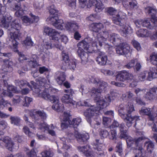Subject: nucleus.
<instances>
[{
	"mask_svg": "<svg viewBox=\"0 0 157 157\" xmlns=\"http://www.w3.org/2000/svg\"><path fill=\"white\" fill-rule=\"evenodd\" d=\"M12 17L9 16L2 23L3 26L8 30L10 31L8 35L7 40L11 41L14 48V51L18 52L16 48L18 44L17 40L19 39L21 33L19 31L21 29V25L19 20L16 19L12 21Z\"/></svg>",
	"mask_w": 157,
	"mask_h": 157,
	"instance_id": "nucleus-1",
	"label": "nucleus"
},
{
	"mask_svg": "<svg viewBox=\"0 0 157 157\" xmlns=\"http://www.w3.org/2000/svg\"><path fill=\"white\" fill-rule=\"evenodd\" d=\"M117 109L119 116L126 123V125L128 127H130L134 121L136 122L135 125H136V122L140 120L138 116L132 117L128 115L135 110L133 105L129 103L126 105L121 104L118 107Z\"/></svg>",
	"mask_w": 157,
	"mask_h": 157,
	"instance_id": "nucleus-2",
	"label": "nucleus"
},
{
	"mask_svg": "<svg viewBox=\"0 0 157 157\" xmlns=\"http://www.w3.org/2000/svg\"><path fill=\"white\" fill-rule=\"evenodd\" d=\"M108 13L111 15H114L113 17V21L115 24L120 26V33L123 36L126 37L131 30V27L126 23L123 24L121 22V20L126 17L124 13L118 11L114 8L110 7L108 10Z\"/></svg>",
	"mask_w": 157,
	"mask_h": 157,
	"instance_id": "nucleus-3",
	"label": "nucleus"
},
{
	"mask_svg": "<svg viewBox=\"0 0 157 157\" xmlns=\"http://www.w3.org/2000/svg\"><path fill=\"white\" fill-rule=\"evenodd\" d=\"M103 34L100 33L97 35L98 39L94 41L92 43V46L98 48L101 47L106 41L107 38L113 44H115L121 42V39L120 36L116 33L107 31L103 32Z\"/></svg>",
	"mask_w": 157,
	"mask_h": 157,
	"instance_id": "nucleus-4",
	"label": "nucleus"
},
{
	"mask_svg": "<svg viewBox=\"0 0 157 157\" xmlns=\"http://www.w3.org/2000/svg\"><path fill=\"white\" fill-rule=\"evenodd\" d=\"M97 108L93 106L91 107L84 112V115L86 117L87 121L90 124L91 126L94 128H98L100 125L99 122L91 123L90 118L93 116L99 114V111L102 109L107 106V103L103 100H99L97 101Z\"/></svg>",
	"mask_w": 157,
	"mask_h": 157,
	"instance_id": "nucleus-5",
	"label": "nucleus"
},
{
	"mask_svg": "<svg viewBox=\"0 0 157 157\" xmlns=\"http://www.w3.org/2000/svg\"><path fill=\"white\" fill-rule=\"evenodd\" d=\"M46 82V78H39L38 81H36V83H35L33 81H31L30 82L34 88L33 91L38 94L39 97L50 101L52 98L54 97L55 96L51 95L48 89H41L42 88L41 86H44Z\"/></svg>",
	"mask_w": 157,
	"mask_h": 157,
	"instance_id": "nucleus-6",
	"label": "nucleus"
},
{
	"mask_svg": "<svg viewBox=\"0 0 157 157\" xmlns=\"http://www.w3.org/2000/svg\"><path fill=\"white\" fill-rule=\"evenodd\" d=\"M50 14V16L47 18L46 21L51 23L56 28L62 30L63 28V21L61 19H59L57 17V10L54 5L50 6L48 8Z\"/></svg>",
	"mask_w": 157,
	"mask_h": 157,
	"instance_id": "nucleus-7",
	"label": "nucleus"
},
{
	"mask_svg": "<svg viewBox=\"0 0 157 157\" xmlns=\"http://www.w3.org/2000/svg\"><path fill=\"white\" fill-rule=\"evenodd\" d=\"M44 32L54 41L55 43L53 44L54 47L60 50L63 49V47L59 43V40L61 37V35L59 32L55 29L48 27H45Z\"/></svg>",
	"mask_w": 157,
	"mask_h": 157,
	"instance_id": "nucleus-8",
	"label": "nucleus"
},
{
	"mask_svg": "<svg viewBox=\"0 0 157 157\" xmlns=\"http://www.w3.org/2000/svg\"><path fill=\"white\" fill-rule=\"evenodd\" d=\"M90 81L94 84H98L99 86L98 88H93L91 92L96 96L97 94L100 93L105 90L108 86L107 83L104 81H101L97 77L95 76H91L90 78Z\"/></svg>",
	"mask_w": 157,
	"mask_h": 157,
	"instance_id": "nucleus-9",
	"label": "nucleus"
},
{
	"mask_svg": "<svg viewBox=\"0 0 157 157\" xmlns=\"http://www.w3.org/2000/svg\"><path fill=\"white\" fill-rule=\"evenodd\" d=\"M151 108L143 107L140 110V113L142 115H146L148 116L149 121L153 124V126L152 127V130L154 132H157V128L155 127L154 122L157 124V115L156 114L151 115Z\"/></svg>",
	"mask_w": 157,
	"mask_h": 157,
	"instance_id": "nucleus-10",
	"label": "nucleus"
},
{
	"mask_svg": "<svg viewBox=\"0 0 157 157\" xmlns=\"http://www.w3.org/2000/svg\"><path fill=\"white\" fill-rule=\"evenodd\" d=\"M145 11L151 17L150 19L152 23L151 25L154 26V27H157V17L155 16V15L157 13V10L155 7L153 5H148L145 8Z\"/></svg>",
	"mask_w": 157,
	"mask_h": 157,
	"instance_id": "nucleus-11",
	"label": "nucleus"
},
{
	"mask_svg": "<svg viewBox=\"0 0 157 157\" xmlns=\"http://www.w3.org/2000/svg\"><path fill=\"white\" fill-rule=\"evenodd\" d=\"M103 141L102 140L96 139L93 143L94 148L96 150L98 157H105L107 152L103 149Z\"/></svg>",
	"mask_w": 157,
	"mask_h": 157,
	"instance_id": "nucleus-12",
	"label": "nucleus"
},
{
	"mask_svg": "<svg viewBox=\"0 0 157 157\" xmlns=\"http://www.w3.org/2000/svg\"><path fill=\"white\" fill-rule=\"evenodd\" d=\"M68 136L69 139H74L76 138L78 141H82L84 142L88 140L89 138L88 134L86 133L80 135L77 131H75L74 133L69 132L68 134Z\"/></svg>",
	"mask_w": 157,
	"mask_h": 157,
	"instance_id": "nucleus-13",
	"label": "nucleus"
},
{
	"mask_svg": "<svg viewBox=\"0 0 157 157\" xmlns=\"http://www.w3.org/2000/svg\"><path fill=\"white\" fill-rule=\"evenodd\" d=\"M129 45L125 43L120 44L116 48L117 53L119 55H126L130 52Z\"/></svg>",
	"mask_w": 157,
	"mask_h": 157,
	"instance_id": "nucleus-14",
	"label": "nucleus"
},
{
	"mask_svg": "<svg viewBox=\"0 0 157 157\" xmlns=\"http://www.w3.org/2000/svg\"><path fill=\"white\" fill-rule=\"evenodd\" d=\"M97 55L95 60L98 64L100 66L105 65L108 60L107 55L104 52L100 51L98 52Z\"/></svg>",
	"mask_w": 157,
	"mask_h": 157,
	"instance_id": "nucleus-15",
	"label": "nucleus"
},
{
	"mask_svg": "<svg viewBox=\"0 0 157 157\" xmlns=\"http://www.w3.org/2000/svg\"><path fill=\"white\" fill-rule=\"evenodd\" d=\"M92 6H95V10L97 13L100 12L104 8L102 3L97 0H89L87 7L90 8Z\"/></svg>",
	"mask_w": 157,
	"mask_h": 157,
	"instance_id": "nucleus-16",
	"label": "nucleus"
},
{
	"mask_svg": "<svg viewBox=\"0 0 157 157\" xmlns=\"http://www.w3.org/2000/svg\"><path fill=\"white\" fill-rule=\"evenodd\" d=\"M132 75L125 71L121 72L117 75L116 76V81L124 82L126 80H129L132 78Z\"/></svg>",
	"mask_w": 157,
	"mask_h": 157,
	"instance_id": "nucleus-17",
	"label": "nucleus"
},
{
	"mask_svg": "<svg viewBox=\"0 0 157 157\" xmlns=\"http://www.w3.org/2000/svg\"><path fill=\"white\" fill-rule=\"evenodd\" d=\"M59 100L58 97L56 96L50 99V101L54 103L52 106V109L58 111H62L64 108L63 106L59 103Z\"/></svg>",
	"mask_w": 157,
	"mask_h": 157,
	"instance_id": "nucleus-18",
	"label": "nucleus"
},
{
	"mask_svg": "<svg viewBox=\"0 0 157 157\" xmlns=\"http://www.w3.org/2000/svg\"><path fill=\"white\" fill-rule=\"evenodd\" d=\"M103 24L101 23H93L91 24L90 26V30L95 32L96 33H98L97 34V35L100 33H101V36H102L103 34V32H105V31H102V32H100L101 29L103 28ZM98 38L97 37V38L94 39L92 42L91 44H92V43L93 42L96 40Z\"/></svg>",
	"mask_w": 157,
	"mask_h": 157,
	"instance_id": "nucleus-19",
	"label": "nucleus"
},
{
	"mask_svg": "<svg viewBox=\"0 0 157 157\" xmlns=\"http://www.w3.org/2000/svg\"><path fill=\"white\" fill-rule=\"evenodd\" d=\"M2 143L7 149L10 151L12 150L14 144L10 137L6 136L0 138V143Z\"/></svg>",
	"mask_w": 157,
	"mask_h": 157,
	"instance_id": "nucleus-20",
	"label": "nucleus"
},
{
	"mask_svg": "<svg viewBox=\"0 0 157 157\" xmlns=\"http://www.w3.org/2000/svg\"><path fill=\"white\" fill-rule=\"evenodd\" d=\"M118 94L115 92H112L109 94H107L105 97V99L106 101H105L102 98L99 96L96 97V100L98 101L99 100H103L105 102L107 103V106L109 104V103L110 102L112 101L115 99L116 97L117 96Z\"/></svg>",
	"mask_w": 157,
	"mask_h": 157,
	"instance_id": "nucleus-21",
	"label": "nucleus"
},
{
	"mask_svg": "<svg viewBox=\"0 0 157 157\" xmlns=\"http://www.w3.org/2000/svg\"><path fill=\"white\" fill-rule=\"evenodd\" d=\"M78 149L79 151L82 152L86 157H95L93 152L89 146L78 147Z\"/></svg>",
	"mask_w": 157,
	"mask_h": 157,
	"instance_id": "nucleus-22",
	"label": "nucleus"
},
{
	"mask_svg": "<svg viewBox=\"0 0 157 157\" xmlns=\"http://www.w3.org/2000/svg\"><path fill=\"white\" fill-rule=\"evenodd\" d=\"M3 63L2 67L4 71L10 72L13 70V67L15 64L12 61L10 60H4Z\"/></svg>",
	"mask_w": 157,
	"mask_h": 157,
	"instance_id": "nucleus-23",
	"label": "nucleus"
},
{
	"mask_svg": "<svg viewBox=\"0 0 157 157\" xmlns=\"http://www.w3.org/2000/svg\"><path fill=\"white\" fill-rule=\"evenodd\" d=\"M144 97L146 99L151 100L157 98V87H153L150 89L149 92H147Z\"/></svg>",
	"mask_w": 157,
	"mask_h": 157,
	"instance_id": "nucleus-24",
	"label": "nucleus"
},
{
	"mask_svg": "<svg viewBox=\"0 0 157 157\" xmlns=\"http://www.w3.org/2000/svg\"><path fill=\"white\" fill-rule=\"evenodd\" d=\"M61 101L63 103L70 105H74L76 104V102L72 99L71 96L69 94H64L62 97Z\"/></svg>",
	"mask_w": 157,
	"mask_h": 157,
	"instance_id": "nucleus-25",
	"label": "nucleus"
},
{
	"mask_svg": "<svg viewBox=\"0 0 157 157\" xmlns=\"http://www.w3.org/2000/svg\"><path fill=\"white\" fill-rule=\"evenodd\" d=\"M78 49L77 51V53H80L84 51L83 49L87 50L89 48L88 43L85 40H83L79 43L77 44Z\"/></svg>",
	"mask_w": 157,
	"mask_h": 157,
	"instance_id": "nucleus-26",
	"label": "nucleus"
},
{
	"mask_svg": "<svg viewBox=\"0 0 157 157\" xmlns=\"http://www.w3.org/2000/svg\"><path fill=\"white\" fill-rule=\"evenodd\" d=\"M136 33L139 37H146L149 36L151 35V32L146 29H140L136 31Z\"/></svg>",
	"mask_w": 157,
	"mask_h": 157,
	"instance_id": "nucleus-27",
	"label": "nucleus"
},
{
	"mask_svg": "<svg viewBox=\"0 0 157 157\" xmlns=\"http://www.w3.org/2000/svg\"><path fill=\"white\" fill-rule=\"evenodd\" d=\"M63 23L64 25L63 24V28L62 30L63 29L64 27H65L67 30L71 31H75L78 28V25L76 23L69 22L65 24L63 22Z\"/></svg>",
	"mask_w": 157,
	"mask_h": 157,
	"instance_id": "nucleus-28",
	"label": "nucleus"
},
{
	"mask_svg": "<svg viewBox=\"0 0 157 157\" xmlns=\"http://www.w3.org/2000/svg\"><path fill=\"white\" fill-rule=\"evenodd\" d=\"M118 127L120 132V138L121 139H123L127 137V135L126 134V128L124 124L123 123L120 124Z\"/></svg>",
	"mask_w": 157,
	"mask_h": 157,
	"instance_id": "nucleus-29",
	"label": "nucleus"
},
{
	"mask_svg": "<svg viewBox=\"0 0 157 157\" xmlns=\"http://www.w3.org/2000/svg\"><path fill=\"white\" fill-rule=\"evenodd\" d=\"M128 5L132 9H136L138 7L137 3L135 0L123 2V5L125 8H128Z\"/></svg>",
	"mask_w": 157,
	"mask_h": 157,
	"instance_id": "nucleus-30",
	"label": "nucleus"
},
{
	"mask_svg": "<svg viewBox=\"0 0 157 157\" xmlns=\"http://www.w3.org/2000/svg\"><path fill=\"white\" fill-rule=\"evenodd\" d=\"M59 75L56 78V81L59 85H62L66 79V76L63 72H58Z\"/></svg>",
	"mask_w": 157,
	"mask_h": 157,
	"instance_id": "nucleus-31",
	"label": "nucleus"
},
{
	"mask_svg": "<svg viewBox=\"0 0 157 157\" xmlns=\"http://www.w3.org/2000/svg\"><path fill=\"white\" fill-rule=\"evenodd\" d=\"M148 72L144 71L141 72L138 75V80L140 81H144L146 80H148Z\"/></svg>",
	"mask_w": 157,
	"mask_h": 157,
	"instance_id": "nucleus-32",
	"label": "nucleus"
},
{
	"mask_svg": "<svg viewBox=\"0 0 157 157\" xmlns=\"http://www.w3.org/2000/svg\"><path fill=\"white\" fill-rule=\"evenodd\" d=\"M15 82L16 85L18 86L21 88L24 86L25 85H27L30 88L31 90H33L29 84L25 80L18 79L16 80Z\"/></svg>",
	"mask_w": 157,
	"mask_h": 157,
	"instance_id": "nucleus-33",
	"label": "nucleus"
},
{
	"mask_svg": "<svg viewBox=\"0 0 157 157\" xmlns=\"http://www.w3.org/2000/svg\"><path fill=\"white\" fill-rule=\"evenodd\" d=\"M7 90L8 93H6V91H4L2 93L4 95H8L10 97H11L13 96L11 92H16V88L13 86H8L7 88Z\"/></svg>",
	"mask_w": 157,
	"mask_h": 157,
	"instance_id": "nucleus-34",
	"label": "nucleus"
},
{
	"mask_svg": "<svg viewBox=\"0 0 157 157\" xmlns=\"http://www.w3.org/2000/svg\"><path fill=\"white\" fill-rule=\"evenodd\" d=\"M78 56L80 57L82 63L83 64H85L88 61V55L87 53L83 51L81 53H77Z\"/></svg>",
	"mask_w": 157,
	"mask_h": 157,
	"instance_id": "nucleus-35",
	"label": "nucleus"
},
{
	"mask_svg": "<svg viewBox=\"0 0 157 157\" xmlns=\"http://www.w3.org/2000/svg\"><path fill=\"white\" fill-rule=\"evenodd\" d=\"M148 73V80L151 81L153 78H157V70L155 68H152Z\"/></svg>",
	"mask_w": 157,
	"mask_h": 157,
	"instance_id": "nucleus-36",
	"label": "nucleus"
},
{
	"mask_svg": "<svg viewBox=\"0 0 157 157\" xmlns=\"http://www.w3.org/2000/svg\"><path fill=\"white\" fill-rule=\"evenodd\" d=\"M70 121L69 124L72 125L74 128H76L81 122V119L79 117L75 118Z\"/></svg>",
	"mask_w": 157,
	"mask_h": 157,
	"instance_id": "nucleus-37",
	"label": "nucleus"
},
{
	"mask_svg": "<svg viewBox=\"0 0 157 157\" xmlns=\"http://www.w3.org/2000/svg\"><path fill=\"white\" fill-rule=\"evenodd\" d=\"M150 21V18H146L143 20V26L150 29H153L154 28V26L151 24Z\"/></svg>",
	"mask_w": 157,
	"mask_h": 157,
	"instance_id": "nucleus-38",
	"label": "nucleus"
},
{
	"mask_svg": "<svg viewBox=\"0 0 157 157\" xmlns=\"http://www.w3.org/2000/svg\"><path fill=\"white\" fill-rule=\"evenodd\" d=\"M145 144L146 146L147 151L148 152H151L154 147V144L152 141L148 140L145 142Z\"/></svg>",
	"mask_w": 157,
	"mask_h": 157,
	"instance_id": "nucleus-39",
	"label": "nucleus"
},
{
	"mask_svg": "<svg viewBox=\"0 0 157 157\" xmlns=\"http://www.w3.org/2000/svg\"><path fill=\"white\" fill-rule=\"evenodd\" d=\"M37 126L38 129L41 132H44L45 131L47 130L49 127L46 123L43 121L38 124Z\"/></svg>",
	"mask_w": 157,
	"mask_h": 157,
	"instance_id": "nucleus-40",
	"label": "nucleus"
},
{
	"mask_svg": "<svg viewBox=\"0 0 157 157\" xmlns=\"http://www.w3.org/2000/svg\"><path fill=\"white\" fill-rule=\"evenodd\" d=\"M21 19L24 25H28L33 23V20L27 16H24L21 17Z\"/></svg>",
	"mask_w": 157,
	"mask_h": 157,
	"instance_id": "nucleus-41",
	"label": "nucleus"
},
{
	"mask_svg": "<svg viewBox=\"0 0 157 157\" xmlns=\"http://www.w3.org/2000/svg\"><path fill=\"white\" fill-rule=\"evenodd\" d=\"M10 120L11 121V123L15 125H19L21 121L20 118L17 116L10 117Z\"/></svg>",
	"mask_w": 157,
	"mask_h": 157,
	"instance_id": "nucleus-42",
	"label": "nucleus"
},
{
	"mask_svg": "<svg viewBox=\"0 0 157 157\" xmlns=\"http://www.w3.org/2000/svg\"><path fill=\"white\" fill-rule=\"evenodd\" d=\"M134 153H136L135 157H139L140 155L141 157H144L142 155L145 153V151L141 147H139L137 149H135Z\"/></svg>",
	"mask_w": 157,
	"mask_h": 157,
	"instance_id": "nucleus-43",
	"label": "nucleus"
},
{
	"mask_svg": "<svg viewBox=\"0 0 157 157\" xmlns=\"http://www.w3.org/2000/svg\"><path fill=\"white\" fill-rule=\"evenodd\" d=\"M134 96V94L130 91H128L126 93L122 95V98L124 100H129L131 99Z\"/></svg>",
	"mask_w": 157,
	"mask_h": 157,
	"instance_id": "nucleus-44",
	"label": "nucleus"
},
{
	"mask_svg": "<svg viewBox=\"0 0 157 157\" xmlns=\"http://www.w3.org/2000/svg\"><path fill=\"white\" fill-rule=\"evenodd\" d=\"M58 129L56 127L54 126L52 124H51L49 126L48 130V133L52 136H56V130Z\"/></svg>",
	"mask_w": 157,
	"mask_h": 157,
	"instance_id": "nucleus-45",
	"label": "nucleus"
},
{
	"mask_svg": "<svg viewBox=\"0 0 157 157\" xmlns=\"http://www.w3.org/2000/svg\"><path fill=\"white\" fill-rule=\"evenodd\" d=\"M68 119L69 117L67 115V117L63 119V122H62L61 124V127L62 129H65L67 127L69 124L70 122Z\"/></svg>",
	"mask_w": 157,
	"mask_h": 157,
	"instance_id": "nucleus-46",
	"label": "nucleus"
},
{
	"mask_svg": "<svg viewBox=\"0 0 157 157\" xmlns=\"http://www.w3.org/2000/svg\"><path fill=\"white\" fill-rule=\"evenodd\" d=\"M146 138L144 136H142L141 137H139L138 138H136L134 139V142L135 143L136 145L139 147H142V146L139 145V144H141L142 143V140L144 139H146ZM139 147L137 148L136 149H138Z\"/></svg>",
	"mask_w": 157,
	"mask_h": 157,
	"instance_id": "nucleus-47",
	"label": "nucleus"
},
{
	"mask_svg": "<svg viewBox=\"0 0 157 157\" xmlns=\"http://www.w3.org/2000/svg\"><path fill=\"white\" fill-rule=\"evenodd\" d=\"M22 43L24 44L25 46H28L31 47L33 46V42L32 41L31 38L29 37H27L26 39L23 41Z\"/></svg>",
	"mask_w": 157,
	"mask_h": 157,
	"instance_id": "nucleus-48",
	"label": "nucleus"
},
{
	"mask_svg": "<svg viewBox=\"0 0 157 157\" xmlns=\"http://www.w3.org/2000/svg\"><path fill=\"white\" fill-rule=\"evenodd\" d=\"M150 60L152 64H156L157 63V53H152L150 55Z\"/></svg>",
	"mask_w": 157,
	"mask_h": 157,
	"instance_id": "nucleus-49",
	"label": "nucleus"
},
{
	"mask_svg": "<svg viewBox=\"0 0 157 157\" xmlns=\"http://www.w3.org/2000/svg\"><path fill=\"white\" fill-rule=\"evenodd\" d=\"M116 149V151L119 153V155L120 156H121L123 154V149L121 142H119L117 144Z\"/></svg>",
	"mask_w": 157,
	"mask_h": 157,
	"instance_id": "nucleus-50",
	"label": "nucleus"
},
{
	"mask_svg": "<svg viewBox=\"0 0 157 157\" xmlns=\"http://www.w3.org/2000/svg\"><path fill=\"white\" fill-rule=\"evenodd\" d=\"M33 101V99L29 97L26 96L24 99V106L28 107L30 103Z\"/></svg>",
	"mask_w": 157,
	"mask_h": 157,
	"instance_id": "nucleus-51",
	"label": "nucleus"
},
{
	"mask_svg": "<svg viewBox=\"0 0 157 157\" xmlns=\"http://www.w3.org/2000/svg\"><path fill=\"white\" fill-rule=\"evenodd\" d=\"M137 59H134L131 60L128 62L127 65L125 66V67L128 69H130L133 67H134L136 62H137Z\"/></svg>",
	"mask_w": 157,
	"mask_h": 157,
	"instance_id": "nucleus-52",
	"label": "nucleus"
},
{
	"mask_svg": "<svg viewBox=\"0 0 157 157\" xmlns=\"http://www.w3.org/2000/svg\"><path fill=\"white\" fill-rule=\"evenodd\" d=\"M132 44L134 47L138 51H140L141 49V47L139 42L135 40H132Z\"/></svg>",
	"mask_w": 157,
	"mask_h": 157,
	"instance_id": "nucleus-53",
	"label": "nucleus"
},
{
	"mask_svg": "<svg viewBox=\"0 0 157 157\" xmlns=\"http://www.w3.org/2000/svg\"><path fill=\"white\" fill-rule=\"evenodd\" d=\"M134 92L137 96H139L144 94L146 92V90L144 89L137 88L135 90Z\"/></svg>",
	"mask_w": 157,
	"mask_h": 157,
	"instance_id": "nucleus-54",
	"label": "nucleus"
},
{
	"mask_svg": "<svg viewBox=\"0 0 157 157\" xmlns=\"http://www.w3.org/2000/svg\"><path fill=\"white\" fill-rule=\"evenodd\" d=\"M76 0H67L68 6L72 9L75 10L76 8Z\"/></svg>",
	"mask_w": 157,
	"mask_h": 157,
	"instance_id": "nucleus-55",
	"label": "nucleus"
},
{
	"mask_svg": "<svg viewBox=\"0 0 157 157\" xmlns=\"http://www.w3.org/2000/svg\"><path fill=\"white\" fill-rule=\"evenodd\" d=\"M111 121L110 118L106 117H103V124L105 126H108L109 125Z\"/></svg>",
	"mask_w": 157,
	"mask_h": 157,
	"instance_id": "nucleus-56",
	"label": "nucleus"
},
{
	"mask_svg": "<svg viewBox=\"0 0 157 157\" xmlns=\"http://www.w3.org/2000/svg\"><path fill=\"white\" fill-rule=\"evenodd\" d=\"M23 132L29 137L33 136V134L29 131V128L26 126L24 127L23 129Z\"/></svg>",
	"mask_w": 157,
	"mask_h": 157,
	"instance_id": "nucleus-57",
	"label": "nucleus"
},
{
	"mask_svg": "<svg viewBox=\"0 0 157 157\" xmlns=\"http://www.w3.org/2000/svg\"><path fill=\"white\" fill-rule=\"evenodd\" d=\"M125 139H126V141L127 145L128 147H130L134 142V139L130 136H127V137Z\"/></svg>",
	"mask_w": 157,
	"mask_h": 157,
	"instance_id": "nucleus-58",
	"label": "nucleus"
},
{
	"mask_svg": "<svg viewBox=\"0 0 157 157\" xmlns=\"http://www.w3.org/2000/svg\"><path fill=\"white\" fill-rule=\"evenodd\" d=\"M101 72L105 75L112 76L114 74L113 71L109 70L102 69L101 70Z\"/></svg>",
	"mask_w": 157,
	"mask_h": 157,
	"instance_id": "nucleus-59",
	"label": "nucleus"
},
{
	"mask_svg": "<svg viewBox=\"0 0 157 157\" xmlns=\"http://www.w3.org/2000/svg\"><path fill=\"white\" fill-rule=\"evenodd\" d=\"M41 157H52L53 154L50 151H46L41 153Z\"/></svg>",
	"mask_w": 157,
	"mask_h": 157,
	"instance_id": "nucleus-60",
	"label": "nucleus"
},
{
	"mask_svg": "<svg viewBox=\"0 0 157 157\" xmlns=\"http://www.w3.org/2000/svg\"><path fill=\"white\" fill-rule=\"evenodd\" d=\"M51 47V45L49 42H45V44L41 48H40V49L42 51H44V50L50 49Z\"/></svg>",
	"mask_w": 157,
	"mask_h": 157,
	"instance_id": "nucleus-61",
	"label": "nucleus"
},
{
	"mask_svg": "<svg viewBox=\"0 0 157 157\" xmlns=\"http://www.w3.org/2000/svg\"><path fill=\"white\" fill-rule=\"evenodd\" d=\"M117 132L115 130H112L111 134L109 135V139L111 140H116L117 138Z\"/></svg>",
	"mask_w": 157,
	"mask_h": 157,
	"instance_id": "nucleus-62",
	"label": "nucleus"
},
{
	"mask_svg": "<svg viewBox=\"0 0 157 157\" xmlns=\"http://www.w3.org/2000/svg\"><path fill=\"white\" fill-rule=\"evenodd\" d=\"M69 63L68 65L70 69L72 71H74L76 68V64L75 60H72Z\"/></svg>",
	"mask_w": 157,
	"mask_h": 157,
	"instance_id": "nucleus-63",
	"label": "nucleus"
},
{
	"mask_svg": "<svg viewBox=\"0 0 157 157\" xmlns=\"http://www.w3.org/2000/svg\"><path fill=\"white\" fill-rule=\"evenodd\" d=\"M34 113H36V116H38L39 115L43 119H45L47 117L46 114L43 111H37L35 112Z\"/></svg>",
	"mask_w": 157,
	"mask_h": 157,
	"instance_id": "nucleus-64",
	"label": "nucleus"
}]
</instances>
